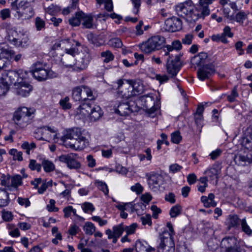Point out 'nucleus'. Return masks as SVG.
Returning <instances> with one entry per match:
<instances>
[{
  "label": "nucleus",
  "mask_w": 252,
  "mask_h": 252,
  "mask_svg": "<svg viewBox=\"0 0 252 252\" xmlns=\"http://www.w3.org/2000/svg\"><path fill=\"white\" fill-rule=\"evenodd\" d=\"M176 11L179 16L185 17L187 21L192 23L199 19H204L208 11L206 9L202 10L200 6L195 5L191 0H187L181 3L176 6Z\"/></svg>",
  "instance_id": "nucleus-1"
},
{
  "label": "nucleus",
  "mask_w": 252,
  "mask_h": 252,
  "mask_svg": "<svg viewBox=\"0 0 252 252\" xmlns=\"http://www.w3.org/2000/svg\"><path fill=\"white\" fill-rule=\"evenodd\" d=\"M65 138L75 140L74 143L67 142L66 140L64 142V145L66 148H69L72 150H81L88 145V139L84 136L79 128H73L67 131Z\"/></svg>",
  "instance_id": "nucleus-2"
},
{
  "label": "nucleus",
  "mask_w": 252,
  "mask_h": 252,
  "mask_svg": "<svg viewBox=\"0 0 252 252\" xmlns=\"http://www.w3.org/2000/svg\"><path fill=\"white\" fill-rule=\"evenodd\" d=\"M35 110L32 108L22 107L18 108L13 114V121L21 127L30 124L35 116Z\"/></svg>",
  "instance_id": "nucleus-3"
},
{
  "label": "nucleus",
  "mask_w": 252,
  "mask_h": 252,
  "mask_svg": "<svg viewBox=\"0 0 252 252\" xmlns=\"http://www.w3.org/2000/svg\"><path fill=\"white\" fill-rule=\"evenodd\" d=\"M117 99L113 102L114 113L121 116H127L132 112L139 111L140 108L134 101H124L126 98L120 99L117 97Z\"/></svg>",
  "instance_id": "nucleus-4"
},
{
  "label": "nucleus",
  "mask_w": 252,
  "mask_h": 252,
  "mask_svg": "<svg viewBox=\"0 0 252 252\" xmlns=\"http://www.w3.org/2000/svg\"><path fill=\"white\" fill-rule=\"evenodd\" d=\"M166 42L165 38L161 35L153 36L146 41L139 45L141 50L147 54L163 49Z\"/></svg>",
  "instance_id": "nucleus-5"
},
{
  "label": "nucleus",
  "mask_w": 252,
  "mask_h": 252,
  "mask_svg": "<svg viewBox=\"0 0 252 252\" xmlns=\"http://www.w3.org/2000/svg\"><path fill=\"white\" fill-rule=\"evenodd\" d=\"M30 72L35 79L39 81H45L56 76V73L46 67L45 63L40 62H37L33 64L32 69Z\"/></svg>",
  "instance_id": "nucleus-6"
},
{
  "label": "nucleus",
  "mask_w": 252,
  "mask_h": 252,
  "mask_svg": "<svg viewBox=\"0 0 252 252\" xmlns=\"http://www.w3.org/2000/svg\"><path fill=\"white\" fill-rule=\"evenodd\" d=\"M28 72L23 69L4 70L2 73L1 79L4 83L9 86L13 84L14 86L17 82L21 79H26L28 77Z\"/></svg>",
  "instance_id": "nucleus-7"
},
{
  "label": "nucleus",
  "mask_w": 252,
  "mask_h": 252,
  "mask_svg": "<svg viewBox=\"0 0 252 252\" xmlns=\"http://www.w3.org/2000/svg\"><path fill=\"white\" fill-rule=\"evenodd\" d=\"M220 252H242L240 242L234 236H226L222 239L220 245Z\"/></svg>",
  "instance_id": "nucleus-8"
},
{
  "label": "nucleus",
  "mask_w": 252,
  "mask_h": 252,
  "mask_svg": "<svg viewBox=\"0 0 252 252\" xmlns=\"http://www.w3.org/2000/svg\"><path fill=\"white\" fill-rule=\"evenodd\" d=\"M125 82L126 86H125V91L120 92V94L124 98L128 99L143 92V86L140 82L132 79H126Z\"/></svg>",
  "instance_id": "nucleus-9"
},
{
  "label": "nucleus",
  "mask_w": 252,
  "mask_h": 252,
  "mask_svg": "<svg viewBox=\"0 0 252 252\" xmlns=\"http://www.w3.org/2000/svg\"><path fill=\"white\" fill-rule=\"evenodd\" d=\"M91 57L90 54L87 52H83L80 54L79 57L74 63H68L63 62L64 66L68 68H73L74 70L80 71L86 69L90 62Z\"/></svg>",
  "instance_id": "nucleus-10"
},
{
  "label": "nucleus",
  "mask_w": 252,
  "mask_h": 252,
  "mask_svg": "<svg viewBox=\"0 0 252 252\" xmlns=\"http://www.w3.org/2000/svg\"><path fill=\"white\" fill-rule=\"evenodd\" d=\"M182 54L181 53L175 55V59L169 62V58L167 59L166 63L167 71L168 74L171 75L172 77H175L181 68L182 64L181 62V57Z\"/></svg>",
  "instance_id": "nucleus-11"
},
{
  "label": "nucleus",
  "mask_w": 252,
  "mask_h": 252,
  "mask_svg": "<svg viewBox=\"0 0 252 252\" xmlns=\"http://www.w3.org/2000/svg\"><path fill=\"white\" fill-rule=\"evenodd\" d=\"M160 243L157 247L158 252H174L175 244L174 240L170 238L167 233L162 238H159Z\"/></svg>",
  "instance_id": "nucleus-12"
},
{
  "label": "nucleus",
  "mask_w": 252,
  "mask_h": 252,
  "mask_svg": "<svg viewBox=\"0 0 252 252\" xmlns=\"http://www.w3.org/2000/svg\"><path fill=\"white\" fill-rule=\"evenodd\" d=\"M164 28L166 31L169 32L180 31L183 28V22L180 18L172 16L165 20Z\"/></svg>",
  "instance_id": "nucleus-13"
},
{
  "label": "nucleus",
  "mask_w": 252,
  "mask_h": 252,
  "mask_svg": "<svg viewBox=\"0 0 252 252\" xmlns=\"http://www.w3.org/2000/svg\"><path fill=\"white\" fill-rule=\"evenodd\" d=\"M77 155L73 153L63 155L59 157V160L61 162L66 163L70 169H79L81 167V164L76 160Z\"/></svg>",
  "instance_id": "nucleus-14"
},
{
  "label": "nucleus",
  "mask_w": 252,
  "mask_h": 252,
  "mask_svg": "<svg viewBox=\"0 0 252 252\" xmlns=\"http://www.w3.org/2000/svg\"><path fill=\"white\" fill-rule=\"evenodd\" d=\"M95 105L92 102H90L87 99L84 98V101L77 108L76 113L80 118L85 119L89 116V114L92 111L94 105Z\"/></svg>",
  "instance_id": "nucleus-15"
},
{
  "label": "nucleus",
  "mask_w": 252,
  "mask_h": 252,
  "mask_svg": "<svg viewBox=\"0 0 252 252\" xmlns=\"http://www.w3.org/2000/svg\"><path fill=\"white\" fill-rule=\"evenodd\" d=\"M14 87L16 94L23 97L29 95L32 90V86L27 82L26 79H21L15 84Z\"/></svg>",
  "instance_id": "nucleus-16"
},
{
  "label": "nucleus",
  "mask_w": 252,
  "mask_h": 252,
  "mask_svg": "<svg viewBox=\"0 0 252 252\" xmlns=\"http://www.w3.org/2000/svg\"><path fill=\"white\" fill-rule=\"evenodd\" d=\"M239 142L242 147L252 151V126H250L244 131Z\"/></svg>",
  "instance_id": "nucleus-17"
},
{
  "label": "nucleus",
  "mask_w": 252,
  "mask_h": 252,
  "mask_svg": "<svg viewBox=\"0 0 252 252\" xmlns=\"http://www.w3.org/2000/svg\"><path fill=\"white\" fill-rule=\"evenodd\" d=\"M215 72L214 66L212 64H206L197 70V77L201 81L209 79Z\"/></svg>",
  "instance_id": "nucleus-18"
},
{
  "label": "nucleus",
  "mask_w": 252,
  "mask_h": 252,
  "mask_svg": "<svg viewBox=\"0 0 252 252\" xmlns=\"http://www.w3.org/2000/svg\"><path fill=\"white\" fill-rule=\"evenodd\" d=\"M182 45L181 42L178 40H175L172 42L171 45H167L163 48L160 51V54L163 53L164 56H168L169 58L173 57V55L170 53L176 50L178 51L182 49Z\"/></svg>",
  "instance_id": "nucleus-19"
},
{
  "label": "nucleus",
  "mask_w": 252,
  "mask_h": 252,
  "mask_svg": "<svg viewBox=\"0 0 252 252\" xmlns=\"http://www.w3.org/2000/svg\"><path fill=\"white\" fill-rule=\"evenodd\" d=\"M162 176L158 173H152L148 177V184L150 188L156 190L162 181Z\"/></svg>",
  "instance_id": "nucleus-20"
},
{
  "label": "nucleus",
  "mask_w": 252,
  "mask_h": 252,
  "mask_svg": "<svg viewBox=\"0 0 252 252\" xmlns=\"http://www.w3.org/2000/svg\"><path fill=\"white\" fill-rule=\"evenodd\" d=\"M17 1L18 0H15L12 3V7L13 9L19 10L21 9L22 10L24 11L23 12L26 14H33V8L31 4H30L31 2L30 1L29 2L21 1L20 3H19L18 5H17L16 3Z\"/></svg>",
  "instance_id": "nucleus-21"
},
{
  "label": "nucleus",
  "mask_w": 252,
  "mask_h": 252,
  "mask_svg": "<svg viewBox=\"0 0 252 252\" xmlns=\"http://www.w3.org/2000/svg\"><path fill=\"white\" fill-rule=\"evenodd\" d=\"M145 97L144 101V107L145 108L147 112L150 114L152 115L157 110V107H155V101L152 96H143L142 99Z\"/></svg>",
  "instance_id": "nucleus-22"
},
{
  "label": "nucleus",
  "mask_w": 252,
  "mask_h": 252,
  "mask_svg": "<svg viewBox=\"0 0 252 252\" xmlns=\"http://www.w3.org/2000/svg\"><path fill=\"white\" fill-rule=\"evenodd\" d=\"M241 220L237 215H229L225 221V224L227 226V229L230 230L232 228H237L240 224Z\"/></svg>",
  "instance_id": "nucleus-23"
},
{
  "label": "nucleus",
  "mask_w": 252,
  "mask_h": 252,
  "mask_svg": "<svg viewBox=\"0 0 252 252\" xmlns=\"http://www.w3.org/2000/svg\"><path fill=\"white\" fill-rule=\"evenodd\" d=\"M96 4L100 6L104 4V9L107 11L106 12L100 13L97 15V18H103V20L105 21L110 17L109 12L110 11V0H96Z\"/></svg>",
  "instance_id": "nucleus-24"
},
{
  "label": "nucleus",
  "mask_w": 252,
  "mask_h": 252,
  "mask_svg": "<svg viewBox=\"0 0 252 252\" xmlns=\"http://www.w3.org/2000/svg\"><path fill=\"white\" fill-rule=\"evenodd\" d=\"M135 249L136 252H151L155 251L146 241L139 240L135 242Z\"/></svg>",
  "instance_id": "nucleus-25"
},
{
  "label": "nucleus",
  "mask_w": 252,
  "mask_h": 252,
  "mask_svg": "<svg viewBox=\"0 0 252 252\" xmlns=\"http://www.w3.org/2000/svg\"><path fill=\"white\" fill-rule=\"evenodd\" d=\"M234 161L238 165H245L247 162H252V151L247 156L239 154L235 156L234 158Z\"/></svg>",
  "instance_id": "nucleus-26"
},
{
  "label": "nucleus",
  "mask_w": 252,
  "mask_h": 252,
  "mask_svg": "<svg viewBox=\"0 0 252 252\" xmlns=\"http://www.w3.org/2000/svg\"><path fill=\"white\" fill-rule=\"evenodd\" d=\"M214 198L215 195L212 193H210L208 194V196H201V201L205 208L215 207L217 206V203L214 200Z\"/></svg>",
  "instance_id": "nucleus-27"
},
{
  "label": "nucleus",
  "mask_w": 252,
  "mask_h": 252,
  "mask_svg": "<svg viewBox=\"0 0 252 252\" xmlns=\"http://www.w3.org/2000/svg\"><path fill=\"white\" fill-rule=\"evenodd\" d=\"M102 115L103 112L101 108L98 105L95 104L94 105L92 111L89 114V116L87 118L92 121H96L99 120Z\"/></svg>",
  "instance_id": "nucleus-28"
},
{
  "label": "nucleus",
  "mask_w": 252,
  "mask_h": 252,
  "mask_svg": "<svg viewBox=\"0 0 252 252\" xmlns=\"http://www.w3.org/2000/svg\"><path fill=\"white\" fill-rule=\"evenodd\" d=\"M205 173L210 181H215L216 184H217L219 179L218 175L220 173V169L214 166L212 168L206 170Z\"/></svg>",
  "instance_id": "nucleus-29"
},
{
  "label": "nucleus",
  "mask_w": 252,
  "mask_h": 252,
  "mask_svg": "<svg viewBox=\"0 0 252 252\" xmlns=\"http://www.w3.org/2000/svg\"><path fill=\"white\" fill-rule=\"evenodd\" d=\"M208 58L207 54L204 52H201L197 55L192 58L191 62L192 63L196 65L197 66L204 65L206 60Z\"/></svg>",
  "instance_id": "nucleus-30"
},
{
  "label": "nucleus",
  "mask_w": 252,
  "mask_h": 252,
  "mask_svg": "<svg viewBox=\"0 0 252 252\" xmlns=\"http://www.w3.org/2000/svg\"><path fill=\"white\" fill-rule=\"evenodd\" d=\"M124 80L123 79H119L116 81L113 82L112 84H111V89L117 90V94L118 97H120V99L124 98L120 94V92L125 91V90L122 89L123 87L125 88V86H126V83L125 84Z\"/></svg>",
  "instance_id": "nucleus-31"
},
{
  "label": "nucleus",
  "mask_w": 252,
  "mask_h": 252,
  "mask_svg": "<svg viewBox=\"0 0 252 252\" xmlns=\"http://www.w3.org/2000/svg\"><path fill=\"white\" fill-rule=\"evenodd\" d=\"M83 88L82 86L74 87L72 90V97L74 101H84V94H83Z\"/></svg>",
  "instance_id": "nucleus-32"
},
{
  "label": "nucleus",
  "mask_w": 252,
  "mask_h": 252,
  "mask_svg": "<svg viewBox=\"0 0 252 252\" xmlns=\"http://www.w3.org/2000/svg\"><path fill=\"white\" fill-rule=\"evenodd\" d=\"M83 15H84V12L82 11L76 12L75 15L68 20L69 24L73 27L80 25Z\"/></svg>",
  "instance_id": "nucleus-33"
},
{
  "label": "nucleus",
  "mask_w": 252,
  "mask_h": 252,
  "mask_svg": "<svg viewBox=\"0 0 252 252\" xmlns=\"http://www.w3.org/2000/svg\"><path fill=\"white\" fill-rule=\"evenodd\" d=\"M82 26L84 28L87 29H93L94 27L93 23V17L91 14H87L84 13V15L82 17Z\"/></svg>",
  "instance_id": "nucleus-34"
},
{
  "label": "nucleus",
  "mask_w": 252,
  "mask_h": 252,
  "mask_svg": "<svg viewBox=\"0 0 252 252\" xmlns=\"http://www.w3.org/2000/svg\"><path fill=\"white\" fill-rule=\"evenodd\" d=\"M10 202L9 193L5 189H0V207L7 206Z\"/></svg>",
  "instance_id": "nucleus-35"
},
{
  "label": "nucleus",
  "mask_w": 252,
  "mask_h": 252,
  "mask_svg": "<svg viewBox=\"0 0 252 252\" xmlns=\"http://www.w3.org/2000/svg\"><path fill=\"white\" fill-rule=\"evenodd\" d=\"M241 229L243 232H244L248 236L250 237L252 236V229L248 225L246 218H244L240 220Z\"/></svg>",
  "instance_id": "nucleus-36"
},
{
  "label": "nucleus",
  "mask_w": 252,
  "mask_h": 252,
  "mask_svg": "<svg viewBox=\"0 0 252 252\" xmlns=\"http://www.w3.org/2000/svg\"><path fill=\"white\" fill-rule=\"evenodd\" d=\"M83 94H85L84 96V98L87 99L90 102H92V100L95 99L96 96L93 93L92 90L89 87L86 86H82Z\"/></svg>",
  "instance_id": "nucleus-37"
},
{
  "label": "nucleus",
  "mask_w": 252,
  "mask_h": 252,
  "mask_svg": "<svg viewBox=\"0 0 252 252\" xmlns=\"http://www.w3.org/2000/svg\"><path fill=\"white\" fill-rule=\"evenodd\" d=\"M215 0H199V4H197L200 6V8L204 10L205 9L208 11L206 14L208 16L210 13V10L209 8V5L211 4Z\"/></svg>",
  "instance_id": "nucleus-38"
},
{
  "label": "nucleus",
  "mask_w": 252,
  "mask_h": 252,
  "mask_svg": "<svg viewBox=\"0 0 252 252\" xmlns=\"http://www.w3.org/2000/svg\"><path fill=\"white\" fill-rule=\"evenodd\" d=\"M41 166H43L44 170L46 172H50L54 170L55 165L54 163L47 159H43L41 162Z\"/></svg>",
  "instance_id": "nucleus-39"
},
{
  "label": "nucleus",
  "mask_w": 252,
  "mask_h": 252,
  "mask_svg": "<svg viewBox=\"0 0 252 252\" xmlns=\"http://www.w3.org/2000/svg\"><path fill=\"white\" fill-rule=\"evenodd\" d=\"M22 183V178L19 175H16L11 178L10 186L17 189Z\"/></svg>",
  "instance_id": "nucleus-40"
},
{
  "label": "nucleus",
  "mask_w": 252,
  "mask_h": 252,
  "mask_svg": "<svg viewBox=\"0 0 252 252\" xmlns=\"http://www.w3.org/2000/svg\"><path fill=\"white\" fill-rule=\"evenodd\" d=\"M83 229L87 235H92L95 232V227L92 222H87L85 223Z\"/></svg>",
  "instance_id": "nucleus-41"
},
{
  "label": "nucleus",
  "mask_w": 252,
  "mask_h": 252,
  "mask_svg": "<svg viewBox=\"0 0 252 252\" xmlns=\"http://www.w3.org/2000/svg\"><path fill=\"white\" fill-rule=\"evenodd\" d=\"M14 54V51L10 49H2L0 52V57L5 58L10 61Z\"/></svg>",
  "instance_id": "nucleus-42"
},
{
  "label": "nucleus",
  "mask_w": 252,
  "mask_h": 252,
  "mask_svg": "<svg viewBox=\"0 0 252 252\" xmlns=\"http://www.w3.org/2000/svg\"><path fill=\"white\" fill-rule=\"evenodd\" d=\"M124 229V225L123 223L119 224L113 227V232L112 234L114 236L120 237L123 234Z\"/></svg>",
  "instance_id": "nucleus-43"
},
{
  "label": "nucleus",
  "mask_w": 252,
  "mask_h": 252,
  "mask_svg": "<svg viewBox=\"0 0 252 252\" xmlns=\"http://www.w3.org/2000/svg\"><path fill=\"white\" fill-rule=\"evenodd\" d=\"M166 226L169 229V231H164L162 233L160 234L159 236V238H162L163 236H164V234L167 233V234H168L169 237L173 239V236L175 235V232L174 230L172 224L170 222H168L167 223Z\"/></svg>",
  "instance_id": "nucleus-44"
},
{
  "label": "nucleus",
  "mask_w": 252,
  "mask_h": 252,
  "mask_svg": "<svg viewBox=\"0 0 252 252\" xmlns=\"http://www.w3.org/2000/svg\"><path fill=\"white\" fill-rule=\"evenodd\" d=\"M182 139V137L179 131L176 130L171 133V141L172 143L178 144L181 141Z\"/></svg>",
  "instance_id": "nucleus-45"
},
{
  "label": "nucleus",
  "mask_w": 252,
  "mask_h": 252,
  "mask_svg": "<svg viewBox=\"0 0 252 252\" xmlns=\"http://www.w3.org/2000/svg\"><path fill=\"white\" fill-rule=\"evenodd\" d=\"M95 185L97 188L101 190L105 195H108L109 193V189L107 185L102 181H97L95 182Z\"/></svg>",
  "instance_id": "nucleus-46"
},
{
  "label": "nucleus",
  "mask_w": 252,
  "mask_h": 252,
  "mask_svg": "<svg viewBox=\"0 0 252 252\" xmlns=\"http://www.w3.org/2000/svg\"><path fill=\"white\" fill-rule=\"evenodd\" d=\"M182 207L179 205L172 207L170 210V215L171 218H176L181 213Z\"/></svg>",
  "instance_id": "nucleus-47"
},
{
  "label": "nucleus",
  "mask_w": 252,
  "mask_h": 252,
  "mask_svg": "<svg viewBox=\"0 0 252 252\" xmlns=\"http://www.w3.org/2000/svg\"><path fill=\"white\" fill-rule=\"evenodd\" d=\"M21 147L23 149L26 150V152L27 154L30 155V151L36 148V144L33 142L30 144L28 142L26 141L22 144Z\"/></svg>",
  "instance_id": "nucleus-48"
},
{
  "label": "nucleus",
  "mask_w": 252,
  "mask_h": 252,
  "mask_svg": "<svg viewBox=\"0 0 252 252\" xmlns=\"http://www.w3.org/2000/svg\"><path fill=\"white\" fill-rule=\"evenodd\" d=\"M29 167L32 171L36 170L38 172H40L41 170V165L37 163L34 159H30L29 164Z\"/></svg>",
  "instance_id": "nucleus-49"
},
{
  "label": "nucleus",
  "mask_w": 252,
  "mask_h": 252,
  "mask_svg": "<svg viewBox=\"0 0 252 252\" xmlns=\"http://www.w3.org/2000/svg\"><path fill=\"white\" fill-rule=\"evenodd\" d=\"M35 26L37 31H41L45 29V21L39 17H37L35 19Z\"/></svg>",
  "instance_id": "nucleus-50"
},
{
  "label": "nucleus",
  "mask_w": 252,
  "mask_h": 252,
  "mask_svg": "<svg viewBox=\"0 0 252 252\" xmlns=\"http://www.w3.org/2000/svg\"><path fill=\"white\" fill-rule=\"evenodd\" d=\"M83 210L86 213H89L93 212L95 210L93 204L90 202H84L82 204L81 206Z\"/></svg>",
  "instance_id": "nucleus-51"
},
{
  "label": "nucleus",
  "mask_w": 252,
  "mask_h": 252,
  "mask_svg": "<svg viewBox=\"0 0 252 252\" xmlns=\"http://www.w3.org/2000/svg\"><path fill=\"white\" fill-rule=\"evenodd\" d=\"M238 96L237 87H234L231 91V94L227 95V99L230 102H233L236 101V99Z\"/></svg>",
  "instance_id": "nucleus-52"
},
{
  "label": "nucleus",
  "mask_w": 252,
  "mask_h": 252,
  "mask_svg": "<svg viewBox=\"0 0 252 252\" xmlns=\"http://www.w3.org/2000/svg\"><path fill=\"white\" fill-rule=\"evenodd\" d=\"M135 213L138 215L143 213V211L146 209V206L143 202H140L134 203Z\"/></svg>",
  "instance_id": "nucleus-53"
},
{
  "label": "nucleus",
  "mask_w": 252,
  "mask_h": 252,
  "mask_svg": "<svg viewBox=\"0 0 252 252\" xmlns=\"http://www.w3.org/2000/svg\"><path fill=\"white\" fill-rule=\"evenodd\" d=\"M211 39L215 42L221 41L223 43H227L228 41L226 38L222 36V34H214L211 36Z\"/></svg>",
  "instance_id": "nucleus-54"
},
{
  "label": "nucleus",
  "mask_w": 252,
  "mask_h": 252,
  "mask_svg": "<svg viewBox=\"0 0 252 252\" xmlns=\"http://www.w3.org/2000/svg\"><path fill=\"white\" fill-rule=\"evenodd\" d=\"M137 227V224L136 223H133L129 226H124V230L126 231L127 235H131L135 233Z\"/></svg>",
  "instance_id": "nucleus-55"
},
{
  "label": "nucleus",
  "mask_w": 252,
  "mask_h": 252,
  "mask_svg": "<svg viewBox=\"0 0 252 252\" xmlns=\"http://www.w3.org/2000/svg\"><path fill=\"white\" fill-rule=\"evenodd\" d=\"M1 185L4 186L10 187L11 177L9 175L2 174L0 178Z\"/></svg>",
  "instance_id": "nucleus-56"
},
{
  "label": "nucleus",
  "mask_w": 252,
  "mask_h": 252,
  "mask_svg": "<svg viewBox=\"0 0 252 252\" xmlns=\"http://www.w3.org/2000/svg\"><path fill=\"white\" fill-rule=\"evenodd\" d=\"M140 220L143 225L147 224L149 226H151L152 224L151 216L150 214H146L145 216L141 217Z\"/></svg>",
  "instance_id": "nucleus-57"
},
{
  "label": "nucleus",
  "mask_w": 252,
  "mask_h": 252,
  "mask_svg": "<svg viewBox=\"0 0 252 252\" xmlns=\"http://www.w3.org/2000/svg\"><path fill=\"white\" fill-rule=\"evenodd\" d=\"M61 8L58 5L52 4L47 9V12L51 15H55L61 11Z\"/></svg>",
  "instance_id": "nucleus-58"
},
{
  "label": "nucleus",
  "mask_w": 252,
  "mask_h": 252,
  "mask_svg": "<svg viewBox=\"0 0 252 252\" xmlns=\"http://www.w3.org/2000/svg\"><path fill=\"white\" fill-rule=\"evenodd\" d=\"M247 17V15L244 11H241L236 14L235 21L238 23H243Z\"/></svg>",
  "instance_id": "nucleus-59"
},
{
  "label": "nucleus",
  "mask_w": 252,
  "mask_h": 252,
  "mask_svg": "<svg viewBox=\"0 0 252 252\" xmlns=\"http://www.w3.org/2000/svg\"><path fill=\"white\" fill-rule=\"evenodd\" d=\"M69 97L66 96L60 100V104L63 109H68L71 108V104L69 102Z\"/></svg>",
  "instance_id": "nucleus-60"
},
{
  "label": "nucleus",
  "mask_w": 252,
  "mask_h": 252,
  "mask_svg": "<svg viewBox=\"0 0 252 252\" xmlns=\"http://www.w3.org/2000/svg\"><path fill=\"white\" fill-rule=\"evenodd\" d=\"M9 86L4 83L3 81L0 79V96L5 95L8 92Z\"/></svg>",
  "instance_id": "nucleus-61"
},
{
  "label": "nucleus",
  "mask_w": 252,
  "mask_h": 252,
  "mask_svg": "<svg viewBox=\"0 0 252 252\" xmlns=\"http://www.w3.org/2000/svg\"><path fill=\"white\" fill-rule=\"evenodd\" d=\"M183 167L177 163H174L169 166V172L172 174L180 172Z\"/></svg>",
  "instance_id": "nucleus-62"
},
{
  "label": "nucleus",
  "mask_w": 252,
  "mask_h": 252,
  "mask_svg": "<svg viewBox=\"0 0 252 252\" xmlns=\"http://www.w3.org/2000/svg\"><path fill=\"white\" fill-rule=\"evenodd\" d=\"M10 65V61L5 58L0 57V70L4 69Z\"/></svg>",
  "instance_id": "nucleus-63"
},
{
  "label": "nucleus",
  "mask_w": 252,
  "mask_h": 252,
  "mask_svg": "<svg viewBox=\"0 0 252 252\" xmlns=\"http://www.w3.org/2000/svg\"><path fill=\"white\" fill-rule=\"evenodd\" d=\"M130 189L132 191L136 192L137 194H139L143 192L144 189L143 187L139 183H137L130 187Z\"/></svg>",
  "instance_id": "nucleus-64"
}]
</instances>
